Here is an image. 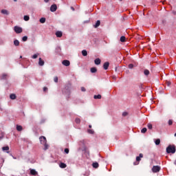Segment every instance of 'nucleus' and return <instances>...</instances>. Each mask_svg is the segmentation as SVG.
<instances>
[{"instance_id": "1", "label": "nucleus", "mask_w": 176, "mask_h": 176, "mask_svg": "<svg viewBox=\"0 0 176 176\" xmlns=\"http://www.w3.org/2000/svg\"><path fill=\"white\" fill-rule=\"evenodd\" d=\"M62 93L69 98L71 94V84L66 85L65 88L62 89Z\"/></svg>"}, {"instance_id": "2", "label": "nucleus", "mask_w": 176, "mask_h": 176, "mask_svg": "<svg viewBox=\"0 0 176 176\" xmlns=\"http://www.w3.org/2000/svg\"><path fill=\"white\" fill-rule=\"evenodd\" d=\"M39 140H40V144H41V145H44L43 150L47 151V149H49V144H47V140H46V137L41 136L39 138Z\"/></svg>"}, {"instance_id": "3", "label": "nucleus", "mask_w": 176, "mask_h": 176, "mask_svg": "<svg viewBox=\"0 0 176 176\" xmlns=\"http://www.w3.org/2000/svg\"><path fill=\"white\" fill-rule=\"evenodd\" d=\"M166 152L167 153H175L176 152L175 145H169L166 148Z\"/></svg>"}, {"instance_id": "4", "label": "nucleus", "mask_w": 176, "mask_h": 176, "mask_svg": "<svg viewBox=\"0 0 176 176\" xmlns=\"http://www.w3.org/2000/svg\"><path fill=\"white\" fill-rule=\"evenodd\" d=\"M14 31L16 34H21L23 32V28L20 26H14Z\"/></svg>"}, {"instance_id": "5", "label": "nucleus", "mask_w": 176, "mask_h": 176, "mask_svg": "<svg viewBox=\"0 0 176 176\" xmlns=\"http://www.w3.org/2000/svg\"><path fill=\"white\" fill-rule=\"evenodd\" d=\"M153 173H159L160 171V166H153L152 168Z\"/></svg>"}, {"instance_id": "6", "label": "nucleus", "mask_w": 176, "mask_h": 176, "mask_svg": "<svg viewBox=\"0 0 176 176\" xmlns=\"http://www.w3.org/2000/svg\"><path fill=\"white\" fill-rule=\"evenodd\" d=\"M63 65H65V67H69V65L71 63L68 60H64L62 62Z\"/></svg>"}, {"instance_id": "7", "label": "nucleus", "mask_w": 176, "mask_h": 176, "mask_svg": "<svg viewBox=\"0 0 176 176\" xmlns=\"http://www.w3.org/2000/svg\"><path fill=\"white\" fill-rule=\"evenodd\" d=\"M57 10V5L56 4H52L50 7V11L51 12H56Z\"/></svg>"}, {"instance_id": "8", "label": "nucleus", "mask_w": 176, "mask_h": 176, "mask_svg": "<svg viewBox=\"0 0 176 176\" xmlns=\"http://www.w3.org/2000/svg\"><path fill=\"white\" fill-rule=\"evenodd\" d=\"M38 65H40V67H43L45 65V60H42V58H39L38 59Z\"/></svg>"}, {"instance_id": "9", "label": "nucleus", "mask_w": 176, "mask_h": 176, "mask_svg": "<svg viewBox=\"0 0 176 176\" xmlns=\"http://www.w3.org/2000/svg\"><path fill=\"white\" fill-rule=\"evenodd\" d=\"M144 157V155L142 153H140L139 156L136 157V162H141V159Z\"/></svg>"}, {"instance_id": "10", "label": "nucleus", "mask_w": 176, "mask_h": 176, "mask_svg": "<svg viewBox=\"0 0 176 176\" xmlns=\"http://www.w3.org/2000/svg\"><path fill=\"white\" fill-rule=\"evenodd\" d=\"M31 175H38V172L35 169H30Z\"/></svg>"}, {"instance_id": "11", "label": "nucleus", "mask_w": 176, "mask_h": 176, "mask_svg": "<svg viewBox=\"0 0 176 176\" xmlns=\"http://www.w3.org/2000/svg\"><path fill=\"white\" fill-rule=\"evenodd\" d=\"M94 63L96 65H100V64H101V59H100L99 58H97L94 60Z\"/></svg>"}, {"instance_id": "12", "label": "nucleus", "mask_w": 176, "mask_h": 176, "mask_svg": "<svg viewBox=\"0 0 176 176\" xmlns=\"http://www.w3.org/2000/svg\"><path fill=\"white\" fill-rule=\"evenodd\" d=\"M109 67V62H105V63L103 64V68H104V69L107 70V69H108Z\"/></svg>"}, {"instance_id": "13", "label": "nucleus", "mask_w": 176, "mask_h": 176, "mask_svg": "<svg viewBox=\"0 0 176 176\" xmlns=\"http://www.w3.org/2000/svg\"><path fill=\"white\" fill-rule=\"evenodd\" d=\"M55 52H56V53H57L58 54H60V53H61V47L57 46V47H56Z\"/></svg>"}, {"instance_id": "14", "label": "nucleus", "mask_w": 176, "mask_h": 176, "mask_svg": "<svg viewBox=\"0 0 176 176\" xmlns=\"http://www.w3.org/2000/svg\"><path fill=\"white\" fill-rule=\"evenodd\" d=\"M56 35L57 38H61V36H63V32L57 31L56 32Z\"/></svg>"}, {"instance_id": "15", "label": "nucleus", "mask_w": 176, "mask_h": 176, "mask_svg": "<svg viewBox=\"0 0 176 176\" xmlns=\"http://www.w3.org/2000/svg\"><path fill=\"white\" fill-rule=\"evenodd\" d=\"M100 24H101V21L100 20H98L95 25H94V28H98L100 27Z\"/></svg>"}, {"instance_id": "16", "label": "nucleus", "mask_w": 176, "mask_h": 176, "mask_svg": "<svg viewBox=\"0 0 176 176\" xmlns=\"http://www.w3.org/2000/svg\"><path fill=\"white\" fill-rule=\"evenodd\" d=\"M59 167H60V168H65L67 167V164L64 162H60L59 164Z\"/></svg>"}, {"instance_id": "17", "label": "nucleus", "mask_w": 176, "mask_h": 176, "mask_svg": "<svg viewBox=\"0 0 176 176\" xmlns=\"http://www.w3.org/2000/svg\"><path fill=\"white\" fill-rule=\"evenodd\" d=\"M39 21L41 24H45V23H46V18L42 17L40 19Z\"/></svg>"}, {"instance_id": "18", "label": "nucleus", "mask_w": 176, "mask_h": 176, "mask_svg": "<svg viewBox=\"0 0 176 176\" xmlns=\"http://www.w3.org/2000/svg\"><path fill=\"white\" fill-rule=\"evenodd\" d=\"M90 72L91 74H96V72H97V67H91Z\"/></svg>"}, {"instance_id": "19", "label": "nucleus", "mask_w": 176, "mask_h": 176, "mask_svg": "<svg viewBox=\"0 0 176 176\" xmlns=\"http://www.w3.org/2000/svg\"><path fill=\"white\" fill-rule=\"evenodd\" d=\"M10 98L11 100H16V94H11L10 95Z\"/></svg>"}, {"instance_id": "20", "label": "nucleus", "mask_w": 176, "mask_h": 176, "mask_svg": "<svg viewBox=\"0 0 176 176\" xmlns=\"http://www.w3.org/2000/svg\"><path fill=\"white\" fill-rule=\"evenodd\" d=\"M14 46H20V41H19V40H14Z\"/></svg>"}, {"instance_id": "21", "label": "nucleus", "mask_w": 176, "mask_h": 176, "mask_svg": "<svg viewBox=\"0 0 176 176\" xmlns=\"http://www.w3.org/2000/svg\"><path fill=\"white\" fill-rule=\"evenodd\" d=\"M82 55L84 56V57H86V56H87V51L86 50H83L82 52Z\"/></svg>"}, {"instance_id": "22", "label": "nucleus", "mask_w": 176, "mask_h": 176, "mask_svg": "<svg viewBox=\"0 0 176 176\" xmlns=\"http://www.w3.org/2000/svg\"><path fill=\"white\" fill-rule=\"evenodd\" d=\"M94 98L95 100H101V95H100V94L95 95V96H94Z\"/></svg>"}, {"instance_id": "23", "label": "nucleus", "mask_w": 176, "mask_h": 176, "mask_svg": "<svg viewBox=\"0 0 176 176\" xmlns=\"http://www.w3.org/2000/svg\"><path fill=\"white\" fill-rule=\"evenodd\" d=\"M92 166H93L94 168H98L99 164H98V162H94L92 164Z\"/></svg>"}, {"instance_id": "24", "label": "nucleus", "mask_w": 176, "mask_h": 176, "mask_svg": "<svg viewBox=\"0 0 176 176\" xmlns=\"http://www.w3.org/2000/svg\"><path fill=\"white\" fill-rule=\"evenodd\" d=\"M1 13L3 14H6L7 16L9 14V12L7 10H1Z\"/></svg>"}, {"instance_id": "25", "label": "nucleus", "mask_w": 176, "mask_h": 176, "mask_svg": "<svg viewBox=\"0 0 176 176\" xmlns=\"http://www.w3.org/2000/svg\"><path fill=\"white\" fill-rule=\"evenodd\" d=\"M6 76H8V75L6 74H3L1 76H0V80H3L5 79H6Z\"/></svg>"}, {"instance_id": "26", "label": "nucleus", "mask_w": 176, "mask_h": 176, "mask_svg": "<svg viewBox=\"0 0 176 176\" xmlns=\"http://www.w3.org/2000/svg\"><path fill=\"white\" fill-rule=\"evenodd\" d=\"M16 130L17 131H21L23 130V126L21 125H16Z\"/></svg>"}, {"instance_id": "27", "label": "nucleus", "mask_w": 176, "mask_h": 176, "mask_svg": "<svg viewBox=\"0 0 176 176\" xmlns=\"http://www.w3.org/2000/svg\"><path fill=\"white\" fill-rule=\"evenodd\" d=\"M23 20H25V21H28L30 20V16L28 15H25L23 16Z\"/></svg>"}, {"instance_id": "28", "label": "nucleus", "mask_w": 176, "mask_h": 176, "mask_svg": "<svg viewBox=\"0 0 176 176\" xmlns=\"http://www.w3.org/2000/svg\"><path fill=\"white\" fill-rule=\"evenodd\" d=\"M120 42H126V36H122L120 39Z\"/></svg>"}, {"instance_id": "29", "label": "nucleus", "mask_w": 176, "mask_h": 176, "mask_svg": "<svg viewBox=\"0 0 176 176\" xmlns=\"http://www.w3.org/2000/svg\"><path fill=\"white\" fill-rule=\"evenodd\" d=\"M22 41H23V42H27V41H28V36H24L22 38Z\"/></svg>"}, {"instance_id": "30", "label": "nucleus", "mask_w": 176, "mask_h": 176, "mask_svg": "<svg viewBox=\"0 0 176 176\" xmlns=\"http://www.w3.org/2000/svg\"><path fill=\"white\" fill-rule=\"evenodd\" d=\"M147 131H148V129L144 127V128L142 129L141 133H142V134H145V133H146Z\"/></svg>"}, {"instance_id": "31", "label": "nucleus", "mask_w": 176, "mask_h": 176, "mask_svg": "<svg viewBox=\"0 0 176 176\" xmlns=\"http://www.w3.org/2000/svg\"><path fill=\"white\" fill-rule=\"evenodd\" d=\"M144 75H146V76H148V75H149V74H150L149 70L144 69Z\"/></svg>"}, {"instance_id": "32", "label": "nucleus", "mask_w": 176, "mask_h": 176, "mask_svg": "<svg viewBox=\"0 0 176 176\" xmlns=\"http://www.w3.org/2000/svg\"><path fill=\"white\" fill-rule=\"evenodd\" d=\"M155 145H160V139H157L155 140Z\"/></svg>"}, {"instance_id": "33", "label": "nucleus", "mask_w": 176, "mask_h": 176, "mask_svg": "<svg viewBox=\"0 0 176 176\" xmlns=\"http://www.w3.org/2000/svg\"><path fill=\"white\" fill-rule=\"evenodd\" d=\"M2 151H9V146H6L2 147Z\"/></svg>"}, {"instance_id": "34", "label": "nucleus", "mask_w": 176, "mask_h": 176, "mask_svg": "<svg viewBox=\"0 0 176 176\" xmlns=\"http://www.w3.org/2000/svg\"><path fill=\"white\" fill-rule=\"evenodd\" d=\"M147 127H148V129L149 130H152V129H153V125H152V124L148 123V124H147Z\"/></svg>"}, {"instance_id": "35", "label": "nucleus", "mask_w": 176, "mask_h": 176, "mask_svg": "<svg viewBox=\"0 0 176 176\" xmlns=\"http://www.w3.org/2000/svg\"><path fill=\"white\" fill-rule=\"evenodd\" d=\"M87 133L89 134H94V131L93 129H87Z\"/></svg>"}, {"instance_id": "36", "label": "nucleus", "mask_w": 176, "mask_h": 176, "mask_svg": "<svg viewBox=\"0 0 176 176\" xmlns=\"http://www.w3.org/2000/svg\"><path fill=\"white\" fill-rule=\"evenodd\" d=\"M128 67L129 69H133L134 68V65L133 63H131L129 65Z\"/></svg>"}, {"instance_id": "37", "label": "nucleus", "mask_w": 176, "mask_h": 176, "mask_svg": "<svg viewBox=\"0 0 176 176\" xmlns=\"http://www.w3.org/2000/svg\"><path fill=\"white\" fill-rule=\"evenodd\" d=\"M38 56H39V54H34L32 56V58H38Z\"/></svg>"}, {"instance_id": "38", "label": "nucleus", "mask_w": 176, "mask_h": 176, "mask_svg": "<svg viewBox=\"0 0 176 176\" xmlns=\"http://www.w3.org/2000/svg\"><path fill=\"white\" fill-rule=\"evenodd\" d=\"M64 152L65 153H66V155H68V153H69V148H65Z\"/></svg>"}, {"instance_id": "39", "label": "nucleus", "mask_w": 176, "mask_h": 176, "mask_svg": "<svg viewBox=\"0 0 176 176\" xmlns=\"http://www.w3.org/2000/svg\"><path fill=\"white\" fill-rule=\"evenodd\" d=\"M75 122L77 124H79L80 123V118H76Z\"/></svg>"}, {"instance_id": "40", "label": "nucleus", "mask_w": 176, "mask_h": 176, "mask_svg": "<svg viewBox=\"0 0 176 176\" xmlns=\"http://www.w3.org/2000/svg\"><path fill=\"white\" fill-rule=\"evenodd\" d=\"M54 82H55V83H57L58 82V77L57 76L54 77Z\"/></svg>"}, {"instance_id": "41", "label": "nucleus", "mask_w": 176, "mask_h": 176, "mask_svg": "<svg viewBox=\"0 0 176 176\" xmlns=\"http://www.w3.org/2000/svg\"><path fill=\"white\" fill-rule=\"evenodd\" d=\"M127 115H129V113H128L127 111H124V112L122 113V116H124V117L127 116Z\"/></svg>"}, {"instance_id": "42", "label": "nucleus", "mask_w": 176, "mask_h": 176, "mask_svg": "<svg viewBox=\"0 0 176 176\" xmlns=\"http://www.w3.org/2000/svg\"><path fill=\"white\" fill-rule=\"evenodd\" d=\"M166 85H167L168 87H170V86H171V82H170V81H166Z\"/></svg>"}, {"instance_id": "43", "label": "nucleus", "mask_w": 176, "mask_h": 176, "mask_svg": "<svg viewBox=\"0 0 176 176\" xmlns=\"http://www.w3.org/2000/svg\"><path fill=\"white\" fill-rule=\"evenodd\" d=\"M168 124H169V126H171L173 124V120H168Z\"/></svg>"}, {"instance_id": "44", "label": "nucleus", "mask_w": 176, "mask_h": 176, "mask_svg": "<svg viewBox=\"0 0 176 176\" xmlns=\"http://www.w3.org/2000/svg\"><path fill=\"white\" fill-rule=\"evenodd\" d=\"M81 91H86V88L84 87H81Z\"/></svg>"}, {"instance_id": "45", "label": "nucleus", "mask_w": 176, "mask_h": 176, "mask_svg": "<svg viewBox=\"0 0 176 176\" xmlns=\"http://www.w3.org/2000/svg\"><path fill=\"white\" fill-rule=\"evenodd\" d=\"M47 90V87H43V91H46Z\"/></svg>"}, {"instance_id": "46", "label": "nucleus", "mask_w": 176, "mask_h": 176, "mask_svg": "<svg viewBox=\"0 0 176 176\" xmlns=\"http://www.w3.org/2000/svg\"><path fill=\"white\" fill-rule=\"evenodd\" d=\"M138 164H140V163H138H138L133 162V165H134V166H138Z\"/></svg>"}, {"instance_id": "47", "label": "nucleus", "mask_w": 176, "mask_h": 176, "mask_svg": "<svg viewBox=\"0 0 176 176\" xmlns=\"http://www.w3.org/2000/svg\"><path fill=\"white\" fill-rule=\"evenodd\" d=\"M11 156H12V158H13V159H14V160L17 159V157H16L13 156V155H12V154H11Z\"/></svg>"}, {"instance_id": "48", "label": "nucleus", "mask_w": 176, "mask_h": 176, "mask_svg": "<svg viewBox=\"0 0 176 176\" xmlns=\"http://www.w3.org/2000/svg\"><path fill=\"white\" fill-rule=\"evenodd\" d=\"M50 0H44V2H45V3H47V2H49Z\"/></svg>"}, {"instance_id": "49", "label": "nucleus", "mask_w": 176, "mask_h": 176, "mask_svg": "<svg viewBox=\"0 0 176 176\" xmlns=\"http://www.w3.org/2000/svg\"><path fill=\"white\" fill-rule=\"evenodd\" d=\"M72 10L74 11L75 8L74 7H71Z\"/></svg>"}, {"instance_id": "50", "label": "nucleus", "mask_w": 176, "mask_h": 176, "mask_svg": "<svg viewBox=\"0 0 176 176\" xmlns=\"http://www.w3.org/2000/svg\"><path fill=\"white\" fill-rule=\"evenodd\" d=\"M3 138V135L0 136V140H2Z\"/></svg>"}, {"instance_id": "51", "label": "nucleus", "mask_w": 176, "mask_h": 176, "mask_svg": "<svg viewBox=\"0 0 176 176\" xmlns=\"http://www.w3.org/2000/svg\"><path fill=\"white\" fill-rule=\"evenodd\" d=\"M115 71H118V67H115Z\"/></svg>"}, {"instance_id": "52", "label": "nucleus", "mask_w": 176, "mask_h": 176, "mask_svg": "<svg viewBox=\"0 0 176 176\" xmlns=\"http://www.w3.org/2000/svg\"><path fill=\"white\" fill-rule=\"evenodd\" d=\"M174 164L176 166V160L174 162Z\"/></svg>"}, {"instance_id": "53", "label": "nucleus", "mask_w": 176, "mask_h": 176, "mask_svg": "<svg viewBox=\"0 0 176 176\" xmlns=\"http://www.w3.org/2000/svg\"><path fill=\"white\" fill-rule=\"evenodd\" d=\"M44 122H45V120H42V121H41V123H44Z\"/></svg>"}, {"instance_id": "54", "label": "nucleus", "mask_w": 176, "mask_h": 176, "mask_svg": "<svg viewBox=\"0 0 176 176\" xmlns=\"http://www.w3.org/2000/svg\"><path fill=\"white\" fill-rule=\"evenodd\" d=\"M89 129H91V125H89Z\"/></svg>"}, {"instance_id": "55", "label": "nucleus", "mask_w": 176, "mask_h": 176, "mask_svg": "<svg viewBox=\"0 0 176 176\" xmlns=\"http://www.w3.org/2000/svg\"><path fill=\"white\" fill-rule=\"evenodd\" d=\"M84 151L86 152V147H84Z\"/></svg>"}, {"instance_id": "56", "label": "nucleus", "mask_w": 176, "mask_h": 176, "mask_svg": "<svg viewBox=\"0 0 176 176\" xmlns=\"http://www.w3.org/2000/svg\"><path fill=\"white\" fill-rule=\"evenodd\" d=\"M14 2H17V0H14Z\"/></svg>"}, {"instance_id": "57", "label": "nucleus", "mask_w": 176, "mask_h": 176, "mask_svg": "<svg viewBox=\"0 0 176 176\" xmlns=\"http://www.w3.org/2000/svg\"><path fill=\"white\" fill-rule=\"evenodd\" d=\"M20 58H23V56H20Z\"/></svg>"}, {"instance_id": "58", "label": "nucleus", "mask_w": 176, "mask_h": 176, "mask_svg": "<svg viewBox=\"0 0 176 176\" xmlns=\"http://www.w3.org/2000/svg\"><path fill=\"white\" fill-rule=\"evenodd\" d=\"M175 135V137H176V133H175V135Z\"/></svg>"}, {"instance_id": "59", "label": "nucleus", "mask_w": 176, "mask_h": 176, "mask_svg": "<svg viewBox=\"0 0 176 176\" xmlns=\"http://www.w3.org/2000/svg\"><path fill=\"white\" fill-rule=\"evenodd\" d=\"M7 153H9V151H7Z\"/></svg>"}, {"instance_id": "60", "label": "nucleus", "mask_w": 176, "mask_h": 176, "mask_svg": "<svg viewBox=\"0 0 176 176\" xmlns=\"http://www.w3.org/2000/svg\"><path fill=\"white\" fill-rule=\"evenodd\" d=\"M120 1H122V0H120Z\"/></svg>"}]
</instances>
